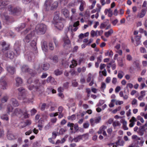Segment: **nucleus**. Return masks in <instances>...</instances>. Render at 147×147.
Returning <instances> with one entry per match:
<instances>
[{"label": "nucleus", "instance_id": "nucleus-1", "mask_svg": "<svg viewBox=\"0 0 147 147\" xmlns=\"http://www.w3.org/2000/svg\"><path fill=\"white\" fill-rule=\"evenodd\" d=\"M21 42L17 41H16L14 45V49L16 53H14L13 51L9 50L4 53L5 57L11 59H13L14 56H17L20 53L21 50Z\"/></svg>", "mask_w": 147, "mask_h": 147}, {"label": "nucleus", "instance_id": "nucleus-2", "mask_svg": "<svg viewBox=\"0 0 147 147\" xmlns=\"http://www.w3.org/2000/svg\"><path fill=\"white\" fill-rule=\"evenodd\" d=\"M45 80H41L38 79L35 80L33 82L34 88L39 94H41L43 92L42 85L45 83Z\"/></svg>", "mask_w": 147, "mask_h": 147}, {"label": "nucleus", "instance_id": "nucleus-3", "mask_svg": "<svg viewBox=\"0 0 147 147\" xmlns=\"http://www.w3.org/2000/svg\"><path fill=\"white\" fill-rule=\"evenodd\" d=\"M35 30L38 34H44L47 30V26L43 24H38L36 26Z\"/></svg>", "mask_w": 147, "mask_h": 147}, {"label": "nucleus", "instance_id": "nucleus-4", "mask_svg": "<svg viewBox=\"0 0 147 147\" xmlns=\"http://www.w3.org/2000/svg\"><path fill=\"white\" fill-rule=\"evenodd\" d=\"M8 10L11 14L13 15H17L20 14L21 11V9L20 8L14 7L11 5L8 6Z\"/></svg>", "mask_w": 147, "mask_h": 147}, {"label": "nucleus", "instance_id": "nucleus-5", "mask_svg": "<svg viewBox=\"0 0 147 147\" xmlns=\"http://www.w3.org/2000/svg\"><path fill=\"white\" fill-rule=\"evenodd\" d=\"M22 70L23 72H28L32 76H34L36 74L35 71L29 69L26 65H23L22 67Z\"/></svg>", "mask_w": 147, "mask_h": 147}, {"label": "nucleus", "instance_id": "nucleus-6", "mask_svg": "<svg viewBox=\"0 0 147 147\" xmlns=\"http://www.w3.org/2000/svg\"><path fill=\"white\" fill-rule=\"evenodd\" d=\"M133 143L129 147H138V137L136 135H133L132 136Z\"/></svg>", "mask_w": 147, "mask_h": 147}, {"label": "nucleus", "instance_id": "nucleus-7", "mask_svg": "<svg viewBox=\"0 0 147 147\" xmlns=\"http://www.w3.org/2000/svg\"><path fill=\"white\" fill-rule=\"evenodd\" d=\"M25 57L27 60L32 61L34 60L35 57L33 53L32 52H27L25 55Z\"/></svg>", "mask_w": 147, "mask_h": 147}, {"label": "nucleus", "instance_id": "nucleus-8", "mask_svg": "<svg viewBox=\"0 0 147 147\" xmlns=\"http://www.w3.org/2000/svg\"><path fill=\"white\" fill-rule=\"evenodd\" d=\"M138 34V32L136 30L134 31L133 34L134 36V39L133 37L131 38L132 42L134 43L135 45L137 46L138 45V36L137 35Z\"/></svg>", "mask_w": 147, "mask_h": 147}, {"label": "nucleus", "instance_id": "nucleus-9", "mask_svg": "<svg viewBox=\"0 0 147 147\" xmlns=\"http://www.w3.org/2000/svg\"><path fill=\"white\" fill-rule=\"evenodd\" d=\"M4 77H2L0 79L1 88L3 90L6 89L7 86V84L4 79Z\"/></svg>", "mask_w": 147, "mask_h": 147}, {"label": "nucleus", "instance_id": "nucleus-10", "mask_svg": "<svg viewBox=\"0 0 147 147\" xmlns=\"http://www.w3.org/2000/svg\"><path fill=\"white\" fill-rule=\"evenodd\" d=\"M1 45L2 47V51L3 53H5L9 49V45L7 44L5 41L1 42Z\"/></svg>", "mask_w": 147, "mask_h": 147}, {"label": "nucleus", "instance_id": "nucleus-11", "mask_svg": "<svg viewBox=\"0 0 147 147\" xmlns=\"http://www.w3.org/2000/svg\"><path fill=\"white\" fill-rule=\"evenodd\" d=\"M34 31L27 35L24 39V42H29L32 38L34 36Z\"/></svg>", "mask_w": 147, "mask_h": 147}, {"label": "nucleus", "instance_id": "nucleus-12", "mask_svg": "<svg viewBox=\"0 0 147 147\" xmlns=\"http://www.w3.org/2000/svg\"><path fill=\"white\" fill-rule=\"evenodd\" d=\"M88 137V134H86L83 135L82 136L79 135L78 136L76 137V138H74L72 140L71 142H78L80 141L81 140L82 138L83 137Z\"/></svg>", "mask_w": 147, "mask_h": 147}, {"label": "nucleus", "instance_id": "nucleus-13", "mask_svg": "<svg viewBox=\"0 0 147 147\" xmlns=\"http://www.w3.org/2000/svg\"><path fill=\"white\" fill-rule=\"evenodd\" d=\"M53 3V0H46L45 3V6L47 10H49Z\"/></svg>", "mask_w": 147, "mask_h": 147}, {"label": "nucleus", "instance_id": "nucleus-14", "mask_svg": "<svg viewBox=\"0 0 147 147\" xmlns=\"http://www.w3.org/2000/svg\"><path fill=\"white\" fill-rule=\"evenodd\" d=\"M18 90L19 91L18 97H21L25 95V90L24 88L22 87H20Z\"/></svg>", "mask_w": 147, "mask_h": 147}, {"label": "nucleus", "instance_id": "nucleus-15", "mask_svg": "<svg viewBox=\"0 0 147 147\" xmlns=\"http://www.w3.org/2000/svg\"><path fill=\"white\" fill-rule=\"evenodd\" d=\"M18 99L20 100H23V102L25 103L31 102V99L27 98L26 94L21 97H18Z\"/></svg>", "mask_w": 147, "mask_h": 147}, {"label": "nucleus", "instance_id": "nucleus-16", "mask_svg": "<svg viewBox=\"0 0 147 147\" xmlns=\"http://www.w3.org/2000/svg\"><path fill=\"white\" fill-rule=\"evenodd\" d=\"M23 111L20 109H16L14 111V112L13 113V115L18 116L19 115H23Z\"/></svg>", "mask_w": 147, "mask_h": 147}, {"label": "nucleus", "instance_id": "nucleus-17", "mask_svg": "<svg viewBox=\"0 0 147 147\" xmlns=\"http://www.w3.org/2000/svg\"><path fill=\"white\" fill-rule=\"evenodd\" d=\"M6 68L7 71L11 74H13L15 73V70L14 68L13 67L9 65L7 66Z\"/></svg>", "mask_w": 147, "mask_h": 147}, {"label": "nucleus", "instance_id": "nucleus-18", "mask_svg": "<svg viewBox=\"0 0 147 147\" xmlns=\"http://www.w3.org/2000/svg\"><path fill=\"white\" fill-rule=\"evenodd\" d=\"M61 12L65 17L67 18L69 16V12L68 10L66 8L63 9L61 10Z\"/></svg>", "mask_w": 147, "mask_h": 147}, {"label": "nucleus", "instance_id": "nucleus-19", "mask_svg": "<svg viewBox=\"0 0 147 147\" xmlns=\"http://www.w3.org/2000/svg\"><path fill=\"white\" fill-rule=\"evenodd\" d=\"M145 126H147V122L144 125L140 127L139 132H138V133L141 136L143 135L144 134L145 131Z\"/></svg>", "mask_w": 147, "mask_h": 147}, {"label": "nucleus", "instance_id": "nucleus-20", "mask_svg": "<svg viewBox=\"0 0 147 147\" xmlns=\"http://www.w3.org/2000/svg\"><path fill=\"white\" fill-rule=\"evenodd\" d=\"M31 46L32 47L33 50L35 51V53L37 52V49L36 47V42L35 40H33L31 42Z\"/></svg>", "mask_w": 147, "mask_h": 147}, {"label": "nucleus", "instance_id": "nucleus-21", "mask_svg": "<svg viewBox=\"0 0 147 147\" xmlns=\"http://www.w3.org/2000/svg\"><path fill=\"white\" fill-rule=\"evenodd\" d=\"M128 87L130 88H131L133 87V85L131 83H128L127 85V86L124 88V92L126 93L127 94H128L129 93V90Z\"/></svg>", "mask_w": 147, "mask_h": 147}, {"label": "nucleus", "instance_id": "nucleus-22", "mask_svg": "<svg viewBox=\"0 0 147 147\" xmlns=\"http://www.w3.org/2000/svg\"><path fill=\"white\" fill-rule=\"evenodd\" d=\"M56 23L55 24V27L59 30H61L63 27V23L61 22H58L57 21L56 22Z\"/></svg>", "mask_w": 147, "mask_h": 147}, {"label": "nucleus", "instance_id": "nucleus-23", "mask_svg": "<svg viewBox=\"0 0 147 147\" xmlns=\"http://www.w3.org/2000/svg\"><path fill=\"white\" fill-rule=\"evenodd\" d=\"M63 40L64 41V47H65L67 45H69L70 43V41L69 40L68 37L66 36L63 38Z\"/></svg>", "mask_w": 147, "mask_h": 147}, {"label": "nucleus", "instance_id": "nucleus-24", "mask_svg": "<svg viewBox=\"0 0 147 147\" xmlns=\"http://www.w3.org/2000/svg\"><path fill=\"white\" fill-rule=\"evenodd\" d=\"M58 3L57 1H55L53 2L51 5L50 9L51 10H53L56 9L58 7Z\"/></svg>", "mask_w": 147, "mask_h": 147}, {"label": "nucleus", "instance_id": "nucleus-25", "mask_svg": "<svg viewBox=\"0 0 147 147\" xmlns=\"http://www.w3.org/2000/svg\"><path fill=\"white\" fill-rule=\"evenodd\" d=\"M16 86L18 87L21 85L22 83V81L20 78L17 77L16 79Z\"/></svg>", "mask_w": 147, "mask_h": 147}, {"label": "nucleus", "instance_id": "nucleus-26", "mask_svg": "<svg viewBox=\"0 0 147 147\" xmlns=\"http://www.w3.org/2000/svg\"><path fill=\"white\" fill-rule=\"evenodd\" d=\"M41 67L43 70L46 71L49 69L50 65L47 63H44L41 65Z\"/></svg>", "mask_w": 147, "mask_h": 147}, {"label": "nucleus", "instance_id": "nucleus-27", "mask_svg": "<svg viewBox=\"0 0 147 147\" xmlns=\"http://www.w3.org/2000/svg\"><path fill=\"white\" fill-rule=\"evenodd\" d=\"M10 103L13 106L17 107L19 105V103L18 101L14 98H11L10 100Z\"/></svg>", "mask_w": 147, "mask_h": 147}, {"label": "nucleus", "instance_id": "nucleus-28", "mask_svg": "<svg viewBox=\"0 0 147 147\" xmlns=\"http://www.w3.org/2000/svg\"><path fill=\"white\" fill-rule=\"evenodd\" d=\"M7 137L8 139L10 140H12L16 138L14 134L10 132L8 133L7 135Z\"/></svg>", "mask_w": 147, "mask_h": 147}, {"label": "nucleus", "instance_id": "nucleus-29", "mask_svg": "<svg viewBox=\"0 0 147 147\" xmlns=\"http://www.w3.org/2000/svg\"><path fill=\"white\" fill-rule=\"evenodd\" d=\"M80 3L79 9L81 11H83L84 10V7L85 6L86 3L85 1H81Z\"/></svg>", "mask_w": 147, "mask_h": 147}, {"label": "nucleus", "instance_id": "nucleus-30", "mask_svg": "<svg viewBox=\"0 0 147 147\" xmlns=\"http://www.w3.org/2000/svg\"><path fill=\"white\" fill-rule=\"evenodd\" d=\"M50 59L53 62L55 63H58V57L56 55L51 57L50 58Z\"/></svg>", "mask_w": 147, "mask_h": 147}, {"label": "nucleus", "instance_id": "nucleus-31", "mask_svg": "<svg viewBox=\"0 0 147 147\" xmlns=\"http://www.w3.org/2000/svg\"><path fill=\"white\" fill-rule=\"evenodd\" d=\"M9 98V97L7 95L5 96L2 98L1 100H0V103H1L3 105V104L7 102Z\"/></svg>", "mask_w": 147, "mask_h": 147}, {"label": "nucleus", "instance_id": "nucleus-32", "mask_svg": "<svg viewBox=\"0 0 147 147\" xmlns=\"http://www.w3.org/2000/svg\"><path fill=\"white\" fill-rule=\"evenodd\" d=\"M107 128L106 126L103 125L100 127L99 131L97 132L98 134H100L102 133L103 131L105 130Z\"/></svg>", "mask_w": 147, "mask_h": 147}, {"label": "nucleus", "instance_id": "nucleus-33", "mask_svg": "<svg viewBox=\"0 0 147 147\" xmlns=\"http://www.w3.org/2000/svg\"><path fill=\"white\" fill-rule=\"evenodd\" d=\"M25 27V24L24 23H22L18 27L16 28V30L17 31L21 30Z\"/></svg>", "mask_w": 147, "mask_h": 147}, {"label": "nucleus", "instance_id": "nucleus-34", "mask_svg": "<svg viewBox=\"0 0 147 147\" xmlns=\"http://www.w3.org/2000/svg\"><path fill=\"white\" fill-rule=\"evenodd\" d=\"M146 13V11L145 9H143L142 10L141 12L138 14V17L140 18H142L143 17Z\"/></svg>", "mask_w": 147, "mask_h": 147}, {"label": "nucleus", "instance_id": "nucleus-35", "mask_svg": "<svg viewBox=\"0 0 147 147\" xmlns=\"http://www.w3.org/2000/svg\"><path fill=\"white\" fill-rule=\"evenodd\" d=\"M93 78V76L91 73H89L87 76V78L86 79V81L87 82H90L91 80Z\"/></svg>", "mask_w": 147, "mask_h": 147}, {"label": "nucleus", "instance_id": "nucleus-36", "mask_svg": "<svg viewBox=\"0 0 147 147\" xmlns=\"http://www.w3.org/2000/svg\"><path fill=\"white\" fill-rule=\"evenodd\" d=\"M113 31L112 29H111L107 32H106L105 33V36L107 37H108L110 35L113 34Z\"/></svg>", "mask_w": 147, "mask_h": 147}, {"label": "nucleus", "instance_id": "nucleus-37", "mask_svg": "<svg viewBox=\"0 0 147 147\" xmlns=\"http://www.w3.org/2000/svg\"><path fill=\"white\" fill-rule=\"evenodd\" d=\"M1 118L4 121H8L9 120V118L8 116L6 114H3L1 116Z\"/></svg>", "mask_w": 147, "mask_h": 147}, {"label": "nucleus", "instance_id": "nucleus-38", "mask_svg": "<svg viewBox=\"0 0 147 147\" xmlns=\"http://www.w3.org/2000/svg\"><path fill=\"white\" fill-rule=\"evenodd\" d=\"M24 125L22 126H21V128L24 127L26 126V125H30L31 124V121L30 120H27L26 122H24Z\"/></svg>", "mask_w": 147, "mask_h": 147}, {"label": "nucleus", "instance_id": "nucleus-39", "mask_svg": "<svg viewBox=\"0 0 147 147\" xmlns=\"http://www.w3.org/2000/svg\"><path fill=\"white\" fill-rule=\"evenodd\" d=\"M7 3L6 1H3L1 3L0 5V9H2L5 8V6L7 5Z\"/></svg>", "mask_w": 147, "mask_h": 147}, {"label": "nucleus", "instance_id": "nucleus-40", "mask_svg": "<svg viewBox=\"0 0 147 147\" xmlns=\"http://www.w3.org/2000/svg\"><path fill=\"white\" fill-rule=\"evenodd\" d=\"M71 63L72 64L70 65L69 66L70 68L73 67H74L76 66L77 65V62L74 60H73L72 61Z\"/></svg>", "mask_w": 147, "mask_h": 147}, {"label": "nucleus", "instance_id": "nucleus-41", "mask_svg": "<svg viewBox=\"0 0 147 147\" xmlns=\"http://www.w3.org/2000/svg\"><path fill=\"white\" fill-rule=\"evenodd\" d=\"M124 75L123 73L121 71H119L117 75L118 77L121 79Z\"/></svg>", "mask_w": 147, "mask_h": 147}, {"label": "nucleus", "instance_id": "nucleus-42", "mask_svg": "<svg viewBox=\"0 0 147 147\" xmlns=\"http://www.w3.org/2000/svg\"><path fill=\"white\" fill-rule=\"evenodd\" d=\"M54 79L53 78L50 76L47 78V81L48 83L50 82L52 83L53 82H54Z\"/></svg>", "mask_w": 147, "mask_h": 147}, {"label": "nucleus", "instance_id": "nucleus-43", "mask_svg": "<svg viewBox=\"0 0 147 147\" xmlns=\"http://www.w3.org/2000/svg\"><path fill=\"white\" fill-rule=\"evenodd\" d=\"M53 42L55 43V47H58L59 46V43L58 40L55 38H53Z\"/></svg>", "mask_w": 147, "mask_h": 147}, {"label": "nucleus", "instance_id": "nucleus-44", "mask_svg": "<svg viewBox=\"0 0 147 147\" xmlns=\"http://www.w3.org/2000/svg\"><path fill=\"white\" fill-rule=\"evenodd\" d=\"M13 109V107L10 105H8L7 108V113H9V112L12 111Z\"/></svg>", "mask_w": 147, "mask_h": 147}, {"label": "nucleus", "instance_id": "nucleus-45", "mask_svg": "<svg viewBox=\"0 0 147 147\" xmlns=\"http://www.w3.org/2000/svg\"><path fill=\"white\" fill-rule=\"evenodd\" d=\"M41 142H36L33 144V147H39L40 146Z\"/></svg>", "mask_w": 147, "mask_h": 147}, {"label": "nucleus", "instance_id": "nucleus-46", "mask_svg": "<svg viewBox=\"0 0 147 147\" xmlns=\"http://www.w3.org/2000/svg\"><path fill=\"white\" fill-rule=\"evenodd\" d=\"M138 31L141 33H144L145 36H146L147 35V32L146 31L144 30L142 28H139Z\"/></svg>", "mask_w": 147, "mask_h": 147}, {"label": "nucleus", "instance_id": "nucleus-47", "mask_svg": "<svg viewBox=\"0 0 147 147\" xmlns=\"http://www.w3.org/2000/svg\"><path fill=\"white\" fill-rule=\"evenodd\" d=\"M145 91H142L141 92V96L138 97V99L141 100L143 97L145 95Z\"/></svg>", "mask_w": 147, "mask_h": 147}, {"label": "nucleus", "instance_id": "nucleus-48", "mask_svg": "<svg viewBox=\"0 0 147 147\" xmlns=\"http://www.w3.org/2000/svg\"><path fill=\"white\" fill-rule=\"evenodd\" d=\"M54 73L56 75L58 76L61 75L62 74V72L59 69H57L55 71Z\"/></svg>", "mask_w": 147, "mask_h": 147}, {"label": "nucleus", "instance_id": "nucleus-49", "mask_svg": "<svg viewBox=\"0 0 147 147\" xmlns=\"http://www.w3.org/2000/svg\"><path fill=\"white\" fill-rule=\"evenodd\" d=\"M113 127H115L117 126H120V124L118 121H115L113 122Z\"/></svg>", "mask_w": 147, "mask_h": 147}, {"label": "nucleus", "instance_id": "nucleus-50", "mask_svg": "<svg viewBox=\"0 0 147 147\" xmlns=\"http://www.w3.org/2000/svg\"><path fill=\"white\" fill-rule=\"evenodd\" d=\"M115 62V61H112L109 63L107 64V69H109L111 67L113 63Z\"/></svg>", "mask_w": 147, "mask_h": 147}, {"label": "nucleus", "instance_id": "nucleus-51", "mask_svg": "<svg viewBox=\"0 0 147 147\" xmlns=\"http://www.w3.org/2000/svg\"><path fill=\"white\" fill-rule=\"evenodd\" d=\"M49 46L50 50H53L54 49V47L53 46V44L52 42H49Z\"/></svg>", "mask_w": 147, "mask_h": 147}, {"label": "nucleus", "instance_id": "nucleus-52", "mask_svg": "<svg viewBox=\"0 0 147 147\" xmlns=\"http://www.w3.org/2000/svg\"><path fill=\"white\" fill-rule=\"evenodd\" d=\"M103 31L102 30H100V31L96 30V35H98L99 36L101 35L103 33Z\"/></svg>", "mask_w": 147, "mask_h": 147}, {"label": "nucleus", "instance_id": "nucleus-53", "mask_svg": "<svg viewBox=\"0 0 147 147\" xmlns=\"http://www.w3.org/2000/svg\"><path fill=\"white\" fill-rule=\"evenodd\" d=\"M58 134V132L53 131L52 133V138L55 139L56 138L57 134Z\"/></svg>", "mask_w": 147, "mask_h": 147}, {"label": "nucleus", "instance_id": "nucleus-54", "mask_svg": "<svg viewBox=\"0 0 147 147\" xmlns=\"http://www.w3.org/2000/svg\"><path fill=\"white\" fill-rule=\"evenodd\" d=\"M42 48L43 50H44V49H45L46 50L47 47L46 45V42H44L42 46Z\"/></svg>", "mask_w": 147, "mask_h": 147}, {"label": "nucleus", "instance_id": "nucleus-55", "mask_svg": "<svg viewBox=\"0 0 147 147\" xmlns=\"http://www.w3.org/2000/svg\"><path fill=\"white\" fill-rule=\"evenodd\" d=\"M67 126L69 127L71 130H72L73 129V127L74 126V124L73 123H71L70 122L68 123Z\"/></svg>", "mask_w": 147, "mask_h": 147}, {"label": "nucleus", "instance_id": "nucleus-56", "mask_svg": "<svg viewBox=\"0 0 147 147\" xmlns=\"http://www.w3.org/2000/svg\"><path fill=\"white\" fill-rule=\"evenodd\" d=\"M27 111L26 110H25L23 112V114L24 116V117L25 118H27L28 117L29 114L27 113Z\"/></svg>", "mask_w": 147, "mask_h": 147}, {"label": "nucleus", "instance_id": "nucleus-57", "mask_svg": "<svg viewBox=\"0 0 147 147\" xmlns=\"http://www.w3.org/2000/svg\"><path fill=\"white\" fill-rule=\"evenodd\" d=\"M76 115L74 114L71 115V116L69 117H68V119H71L72 120H73L76 119Z\"/></svg>", "mask_w": 147, "mask_h": 147}, {"label": "nucleus", "instance_id": "nucleus-58", "mask_svg": "<svg viewBox=\"0 0 147 147\" xmlns=\"http://www.w3.org/2000/svg\"><path fill=\"white\" fill-rule=\"evenodd\" d=\"M41 121L40 120L39 121V124L38 125V127H39V129L40 130H41L42 129V128L43 127V123H42L41 124L40 123V122Z\"/></svg>", "mask_w": 147, "mask_h": 147}, {"label": "nucleus", "instance_id": "nucleus-59", "mask_svg": "<svg viewBox=\"0 0 147 147\" xmlns=\"http://www.w3.org/2000/svg\"><path fill=\"white\" fill-rule=\"evenodd\" d=\"M101 120L100 117H98L94 119V122L96 123H98Z\"/></svg>", "mask_w": 147, "mask_h": 147}, {"label": "nucleus", "instance_id": "nucleus-60", "mask_svg": "<svg viewBox=\"0 0 147 147\" xmlns=\"http://www.w3.org/2000/svg\"><path fill=\"white\" fill-rule=\"evenodd\" d=\"M72 83L73 86L75 87L77 86L78 85V83L76 80H73L72 82Z\"/></svg>", "mask_w": 147, "mask_h": 147}, {"label": "nucleus", "instance_id": "nucleus-61", "mask_svg": "<svg viewBox=\"0 0 147 147\" xmlns=\"http://www.w3.org/2000/svg\"><path fill=\"white\" fill-rule=\"evenodd\" d=\"M106 85L105 84L104 82H102L101 84V88L102 90H103L106 88Z\"/></svg>", "mask_w": 147, "mask_h": 147}, {"label": "nucleus", "instance_id": "nucleus-62", "mask_svg": "<svg viewBox=\"0 0 147 147\" xmlns=\"http://www.w3.org/2000/svg\"><path fill=\"white\" fill-rule=\"evenodd\" d=\"M28 89L30 90H32L33 89V88H34V85L30 84V85H29L28 86Z\"/></svg>", "mask_w": 147, "mask_h": 147}, {"label": "nucleus", "instance_id": "nucleus-63", "mask_svg": "<svg viewBox=\"0 0 147 147\" xmlns=\"http://www.w3.org/2000/svg\"><path fill=\"white\" fill-rule=\"evenodd\" d=\"M108 13H109V14L108 15V16L109 17H111L113 15V13H112V11L111 9H108Z\"/></svg>", "mask_w": 147, "mask_h": 147}, {"label": "nucleus", "instance_id": "nucleus-64", "mask_svg": "<svg viewBox=\"0 0 147 147\" xmlns=\"http://www.w3.org/2000/svg\"><path fill=\"white\" fill-rule=\"evenodd\" d=\"M51 124L49 123L47 125H46L45 127V129L46 130H48L49 129L51 128Z\"/></svg>", "mask_w": 147, "mask_h": 147}]
</instances>
